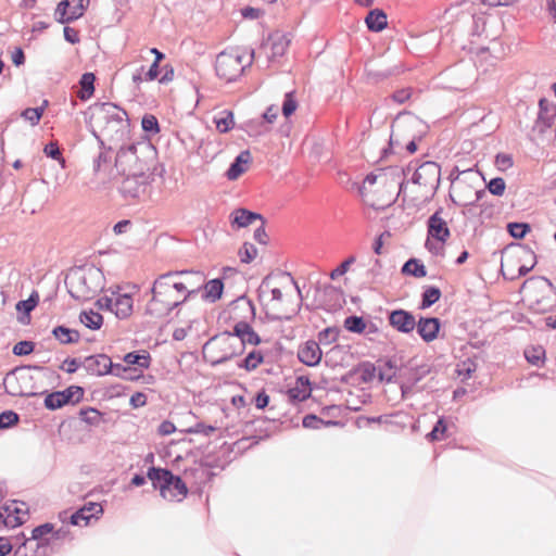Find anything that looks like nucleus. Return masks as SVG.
Masks as SVG:
<instances>
[{"instance_id": "nucleus-9", "label": "nucleus", "mask_w": 556, "mask_h": 556, "mask_svg": "<svg viewBox=\"0 0 556 556\" xmlns=\"http://www.w3.org/2000/svg\"><path fill=\"white\" fill-rule=\"evenodd\" d=\"M4 389L12 396H35L40 394V386L30 368H17L7 375Z\"/></svg>"}, {"instance_id": "nucleus-37", "label": "nucleus", "mask_w": 556, "mask_h": 556, "mask_svg": "<svg viewBox=\"0 0 556 556\" xmlns=\"http://www.w3.org/2000/svg\"><path fill=\"white\" fill-rule=\"evenodd\" d=\"M124 362L129 365H137L139 368H148L150 365V355L146 351L130 352L124 356Z\"/></svg>"}, {"instance_id": "nucleus-49", "label": "nucleus", "mask_w": 556, "mask_h": 556, "mask_svg": "<svg viewBox=\"0 0 556 556\" xmlns=\"http://www.w3.org/2000/svg\"><path fill=\"white\" fill-rule=\"evenodd\" d=\"M38 300H39L38 294L34 293L27 300L20 301L16 304V309L18 312H24V313L28 314L37 306Z\"/></svg>"}, {"instance_id": "nucleus-7", "label": "nucleus", "mask_w": 556, "mask_h": 556, "mask_svg": "<svg viewBox=\"0 0 556 556\" xmlns=\"http://www.w3.org/2000/svg\"><path fill=\"white\" fill-rule=\"evenodd\" d=\"M148 478L165 500L181 501L188 493L186 483L167 469L152 467L148 471Z\"/></svg>"}, {"instance_id": "nucleus-17", "label": "nucleus", "mask_w": 556, "mask_h": 556, "mask_svg": "<svg viewBox=\"0 0 556 556\" xmlns=\"http://www.w3.org/2000/svg\"><path fill=\"white\" fill-rule=\"evenodd\" d=\"M556 117V104L545 98L539 101L538 117L533 125V130L544 134L554 124Z\"/></svg>"}, {"instance_id": "nucleus-4", "label": "nucleus", "mask_w": 556, "mask_h": 556, "mask_svg": "<svg viewBox=\"0 0 556 556\" xmlns=\"http://www.w3.org/2000/svg\"><path fill=\"white\" fill-rule=\"evenodd\" d=\"M126 112L113 103H98L90 108L89 124L96 136L113 140L126 129Z\"/></svg>"}, {"instance_id": "nucleus-5", "label": "nucleus", "mask_w": 556, "mask_h": 556, "mask_svg": "<svg viewBox=\"0 0 556 556\" xmlns=\"http://www.w3.org/2000/svg\"><path fill=\"white\" fill-rule=\"evenodd\" d=\"M521 291L533 313L544 314L556 307V289L547 278L531 277L522 283Z\"/></svg>"}, {"instance_id": "nucleus-63", "label": "nucleus", "mask_w": 556, "mask_h": 556, "mask_svg": "<svg viewBox=\"0 0 556 556\" xmlns=\"http://www.w3.org/2000/svg\"><path fill=\"white\" fill-rule=\"evenodd\" d=\"M277 117H278V109L275 105H270L269 108H267V110L263 114V119L268 124L275 123Z\"/></svg>"}, {"instance_id": "nucleus-48", "label": "nucleus", "mask_w": 556, "mask_h": 556, "mask_svg": "<svg viewBox=\"0 0 556 556\" xmlns=\"http://www.w3.org/2000/svg\"><path fill=\"white\" fill-rule=\"evenodd\" d=\"M488 190L493 194L501 197L504 194L506 182L502 177L492 178L488 184Z\"/></svg>"}, {"instance_id": "nucleus-53", "label": "nucleus", "mask_w": 556, "mask_h": 556, "mask_svg": "<svg viewBox=\"0 0 556 556\" xmlns=\"http://www.w3.org/2000/svg\"><path fill=\"white\" fill-rule=\"evenodd\" d=\"M199 317H193L192 319L189 320V323L186 325V327H177L174 332H173V337L175 340H184L188 332H190L193 328V325L194 324H198L199 323Z\"/></svg>"}, {"instance_id": "nucleus-58", "label": "nucleus", "mask_w": 556, "mask_h": 556, "mask_svg": "<svg viewBox=\"0 0 556 556\" xmlns=\"http://www.w3.org/2000/svg\"><path fill=\"white\" fill-rule=\"evenodd\" d=\"M142 128L146 131L159 132V122L154 115H144L141 121Z\"/></svg>"}, {"instance_id": "nucleus-6", "label": "nucleus", "mask_w": 556, "mask_h": 556, "mask_svg": "<svg viewBox=\"0 0 556 556\" xmlns=\"http://www.w3.org/2000/svg\"><path fill=\"white\" fill-rule=\"evenodd\" d=\"M204 359L217 365L241 353V343L231 332H223L210 339L202 349Z\"/></svg>"}, {"instance_id": "nucleus-47", "label": "nucleus", "mask_w": 556, "mask_h": 556, "mask_svg": "<svg viewBox=\"0 0 556 556\" xmlns=\"http://www.w3.org/2000/svg\"><path fill=\"white\" fill-rule=\"evenodd\" d=\"M298 109V102L294 98L293 92H288L285 97L282 104V114L285 117H290Z\"/></svg>"}, {"instance_id": "nucleus-12", "label": "nucleus", "mask_w": 556, "mask_h": 556, "mask_svg": "<svg viewBox=\"0 0 556 556\" xmlns=\"http://www.w3.org/2000/svg\"><path fill=\"white\" fill-rule=\"evenodd\" d=\"M89 0H62L54 12L55 20L61 23L73 22L84 15Z\"/></svg>"}, {"instance_id": "nucleus-60", "label": "nucleus", "mask_w": 556, "mask_h": 556, "mask_svg": "<svg viewBox=\"0 0 556 556\" xmlns=\"http://www.w3.org/2000/svg\"><path fill=\"white\" fill-rule=\"evenodd\" d=\"M475 370L472 362H463L462 365L457 364V368L454 370L458 377L467 378Z\"/></svg>"}, {"instance_id": "nucleus-42", "label": "nucleus", "mask_w": 556, "mask_h": 556, "mask_svg": "<svg viewBox=\"0 0 556 556\" xmlns=\"http://www.w3.org/2000/svg\"><path fill=\"white\" fill-rule=\"evenodd\" d=\"M238 255L242 263L249 264L257 256V249L252 243L245 242L239 249Z\"/></svg>"}, {"instance_id": "nucleus-39", "label": "nucleus", "mask_w": 556, "mask_h": 556, "mask_svg": "<svg viewBox=\"0 0 556 556\" xmlns=\"http://www.w3.org/2000/svg\"><path fill=\"white\" fill-rule=\"evenodd\" d=\"M441 298V291L437 287H427L422 293L420 308L425 309L437 303Z\"/></svg>"}, {"instance_id": "nucleus-3", "label": "nucleus", "mask_w": 556, "mask_h": 556, "mask_svg": "<svg viewBox=\"0 0 556 556\" xmlns=\"http://www.w3.org/2000/svg\"><path fill=\"white\" fill-rule=\"evenodd\" d=\"M401 184L402 179L399 170L382 169L365 178L361 187V194L367 205L376 210H383L395 202Z\"/></svg>"}, {"instance_id": "nucleus-59", "label": "nucleus", "mask_w": 556, "mask_h": 556, "mask_svg": "<svg viewBox=\"0 0 556 556\" xmlns=\"http://www.w3.org/2000/svg\"><path fill=\"white\" fill-rule=\"evenodd\" d=\"M43 152L54 159V160H58V161H61L62 162V165L64 166V159L62 157L61 155V151H60V148L58 146L56 142H50L48 143L45 149H43Z\"/></svg>"}, {"instance_id": "nucleus-61", "label": "nucleus", "mask_w": 556, "mask_h": 556, "mask_svg": "<svg viewBox=\"0 0 556 556\" xmlns=\"http://www.w3.org/2000/svg\"><path fill=\"white\" fill-rule=\"evenodd\" d=\"M410 97H412L410 88H403V89L396 90L392 94L393 101L399 104L405 103L406 101H408L410 99Z\"/></svg>"}, {"instance_id": "nucleus-36", "label": "nucleus", "mask_w": 556, "mask_h": 556, "mask_svg": "<svg viewBox=\"0 0 556 556\" xmlns=\"http://www.w3.org/2000/svg\"><path fill=\"white\" fill-rule=\"evenodd\" d=\"M53 336L63 344L78 342L80 336L78 331L59 326L53 329Z\"/></svg>"}, {"instance_id": "nucleus-27", "label": "nucleus", "mask_w": 556, "mask_h": 556, "mask_svg": "<svg viewBox=\"0 0 556 556\" xmlns=\"http://www.w3.org/2000/svg\"><path fill=\"white\" fill-rule=\"evenodd\" d=\"M231 333L238 338L241 348L247 343L257 345L261 342L258 334L253 330L250 324H239V326L233 327V332Z\"/></svg>"}, {"instance_id": "nucleus-64", "label": "nucleus", "mask_w": 556, "mask_h": 556, "mask_svg": "<svg viewBox=\"0 0 556 556\" xmlns=\"http://www.w3.org/2000/svg\"><path fill=\"white\" fill-rule=\"evenodd\" d=\"M160 75V63L153 62L144 75L147 81L155 80Z\"/></svg>"}, {"instance_id": "nucleus-1", "label": "nucleus", "mask_w": 556, "mask_h": 556, "mask_svg": "<svg viewBox=\"0 0 556 556\" xmlns=\"http://www.w3.org/2000/svg\"><path fill=\"white\" fill-rule=\"evenodd\" d=\"M203 280V275L199 271H179L160 276L153 283L147 313L157 318L166 316L190 294L197 292L202 287Z\"/></svg>"}, {"instance_id": "nucleus-55", "label": "nucleus", "mask_w": 556, "mask_h": 556, "mask_svg": "<svg viewBox=\"0 0 556 556\" xmlns=\"http://www.w3.org/2000/svg\"><path fill=\"white\" fill-rule=\"evenodd\" d=\"M18 421V415L12 410L0 414V429L9 428Z\"/></svg>"}, {"instance_id": "nucleus-44", "label": "nucleus", "mask_w": 556, "mask_h": 556, "mask_svg": "<svg viewBox=\"0 0 556 556\" xmlns=\"http://www.w3.org/2000/svg\"><path fill=\"white\" fill-rule=\"evenodd\" d=\"M507 230L513 238L522 239L530 230V226L526 223H509Z\"/></svg>"}, {"instance_id": "nucleus-8", "label": "nucleus", "mask_w": 556, "mask_h": 556, "mask_svg": "<svg viewBox=\"0 0 556 556\" xmlns=\"http://www.w3.org/2000/svg\"><path fill=\"white\" fill-rule=\"evenodd\" d=\"M250 62L247 60V55L239 49H230L220 52L215 62V71L217 76L226 83L235 81L239 78L245 66Z\"/></svg>"}, {"instance_id": "nucleus-50", "label": "nucleus", "mask_w": 556, "mask_h": 556, "mask_svg": "<svg viewBox=\"0 0 556 556\" xmlns=\"http://www.w3.org/2000/svg\"><path fill=\"white\" fill-rule=\"evenodd\" d=\"M81 419L89 425H97L101 420V414L94 408H86L80 410Z\"/></svg>"}, {"instance_id": "nucleus-46", "label": "nucleus", "mask_w": 556, "mask_h": 556, "mask_svg": "<svg viewBox=\"0 0 556 556\" xmlns=\"http://www.w3.org/2000/svg\"><path fill=\"white\" fill-rule=\"evenodd\" d=\"M45 108H28L23 111L22 116L28 121L33 126L37 125L42 117Z\"/></svg>"}, {"instance_id": "nucleus-40", "label": "nucleus", "mask_w": 556, "mask_h": 556, "mask_svg": "<svg viewBox=\"0 0 556 556\" xmlns=\"http://www.w3.org/2000/svg\"><path fill=\"white\" fill-rule=\"evenodd\" d=\"M89 362L94 364L97 367L92 369L97 375H105L111 370V359L105 355H98L97 357L89 358Z\"/></svg>"}, {"instance_id": "nucleus-33", "label": "nucleus", "mask_w": 556, "mask_h": 556, "mask_svg": "<svg viewBox=\"0 0 556 556\" xmlns=\"http://www.w3.org/2000/svg\"><path fill=\"white\" fill-rule=\"evenodd\" d=\"M72 397L70 390L65 392H54L46 396L45 406L49 409H58L67 404Z\"/></svg>"}, {"instance_id": "nucleus-32", "label": "nucleus", "mask_w": 556, "mask_h": 556, "mask_svg": "<svg viewBox=\"0 0 556 556\" xmlns=\"http://www.w3.org/2000/svg\"><path fill=\"white\" fill-rule=\"evenodd\" d=\"M366 24L370 30L380 31L387 27V15L383 11L372 10L366 17Z\"/></svg>"}, {"instance_id": "nucleus-14", "label": "nucleus", "mask_w": 556, "mask_h": 556, "mask_svg": "<svg viewBox=\"0 0 556 556\" xmlns=\"http://www.w3.org/2000/svg\"><path fill=\"white\" fill-rule=\"evenodd\" d=\"M440 181V167L434 162L421 164L413 175V184L418 185L429 191L437 188Z\"/></svg>"}, {"instance_id": "nucleus-54", "label": "nucleus", "mask_w": 556, "mask_h": 556, "mask_svg": "<svg viewBox=\"0 0 556 556\" xmlns=\"http://www.w3.org/2000/svg\"><path fill=\"white\" fill-rule=\"evenodd\" d=\"M35 344L31 341H20L13 346V354L17 356L33 353Z\"/></svg>"}, {"instance_id": "nucleus-15", "label": "nucleus", "mask_w": 556, "mask_h": 556, "mask_svg": "<svg viewBox=\"0 0 556 556\" xmlns=\"http://www.w3.org/2000/svg\"><path fill=\"white\" fill-rule=\"evenodd\" d=\"M27 518L28 510L25 503L14 501L0 508V521L8 528L21 526Z\"/></svg>"}, {"instance_id": "nucleus-57", "label": "nucleus", "mask_w": 556, "mask_h": 556, "mask_svg": "<svg viewBox=\"0 0 556 556\" xmlns=\"http://www.w3.org/2000/svg\"><path fill=\"white\" fill-rule=\"evenodd\" d=\"M447 426L443 419H439L432 431L428 434L431 441L442 440L446 432Z\"/></svg>"}, {"instance_id": "nucleus-28", "label": "nucleus", "mask_w": 556, "mask_h": 556, "mask_svg": "<svg viewBox=\"0 0 556 556\" xmlns=\"http://www.w3.org/2000/svg\"><path fill=\"white\" fill-rule=\"evenodd\" d=\"M320 295L323 296V304L327 309L330 311L341 307L343 294L339 289L332 286H325Z\"/></svg>"}, {"instance_id": "nucleus-26", "label": "nucleus", "mask_w": 556, "mask_h": 556, "mask_svg": "<svg viewBox=\"0 0 556 556\" xmlns=\"http://www.w3.org/2000/svg\"><path fill=\"white\" fill-rule=\"evenodd\" d=\"M252 163V156L250 151H242L235 160V162L230 165L229 169L226 173V177L229 180H237L241 175H243L250 168Z\"/></svg>"}, {"instance_id": "nucleus-30", "label": "nucleus", "mask_w": 556, "mask_h": 556, "mask_svg": "<svg viewBox=\"0 0 556 556\" xmlns=\"http://www.w3.org/2000/svg\"><path fill=\"white\" fill-rule=\"evenodd\" d=\"M214 124L220 134L230 131L235 126V116L232 111L224 110L214 116Z\"/></svg>"}, {"instance_id": "nucleus-2", "label": "nucleus", "mask_w": 556, "mask_h": 556, "mask_svg": "<svg viewBox=\"0 0 556 556\" xmlns=\"http://www.w3.org/2000/svg\"><path fill=\"white\" fill-rule=\"evenodd\" d=\"M151 151L146 148L138 150L135 147H129L121 150L116 156V166L125 176L122 189L124 192L136 197L141 189L147 185L151 165L148 160H151Z\"/></svg>"}, {"instance_id": "nucleus-52", "label": "nucleus", "mask_w": 556, "mask_h": 556, "mask_svg": "<svg viewBox=\"0 0 556 556\" xmlns=\"http://www.w3.org/2000/svg\"><path fill=\"white\" fill-rule=\"evenodd\" d=\"M495 165L501 172L509 169L514 165L511 155L507 153H497L495 156Z\"/></svg>"}, {"instance_id": "nucleus-18", "label": "nucleus", "mask_w": 556, "mask_h": 556, "mask_svg": "<svg viewBox=\"0 0 556 556\" xmlns=\"http://www.w3.org/2000/svg\"><path fill=\"white\" fill-rule=\"evenodd\" d=\"M292 298L290 286L273 287L269 290V298L266 299V305L277 313H286Z\"/></svg>"}, {"instance_id": "nucleus-38", "label": "nucleus", "mask_w": 556, "mask_h": 556, "mask_svg": "<svg viewBox=\"0 0 556 556\" xmlns=\"http://www.w3.org/2000/svg\"><path fill=\"white\" fill-rule=\"evenodd\" d=\"M271 54L273 56H280L285 54L288 49L289 40L282 34H276L270 37Z\"/></svg>"}, {"instance_id": "nucleus-13", "label": "nucleus", "mask_w": 556, "mask_h": 556, "mask_svg": "<svg viewBox=\"0 0 556 556\" xmlns=\"http://www.w3.org/2000/svg\"><path fill=\"white\" fill-rule=\"evenodd\" d=\"M91 273H76L70 279V292L76 299L87 300L93 296L99 289V283L90 281Z\"/></svg>"}, {"instance_id": "nucleus-22", "label": "nucleus", "mask_w": 556, "mask_h": 556, "mask_svg": "<svg viewBox=\"0 0 556 556\" xmlns=\"http://www.w3.org/2000/svg\"><path fill=\"white\" fill-rule=\"evenodd\" d=\"M229 220L232 227L243 228L254 223L264 225L262 215L248 211L245 208H237L229 215Z\"/></svg>"}, {"instance_id": "nucleus-24", "label": "nucleus", "mask_w": 556, "mask_h": 556, "mask_svg": "<svg viewBox=\"0 0 556 556\" xmlns=\"http://www.w3.org/2000/svg\"><path fill=\"white\" fill-rule=\"evenodd\" d=\"M54 533V527L51 523H45L38 526L31 531V538L26 539L24 543L17 548V553H21L22 548H25L28 543L33 541L37 542V545H46L52 542L51 534Z\"/></svg>"}, {"instance_id": "nucleus-31", "label": "nucleus", "mask_w": 556, "mask_h": 556, "mask_svg": "<svg viewBox=\"0 0 556 556\" xmlns=\"http://www.w3.org/2000/svg\"><path fill=\"white\" fill-rule=\"evenodd\" d=\"M94 80H96V76H94L93 73H85L81 76V78L79 80L80 89L77 92V97L81 101H86V100L90 99L93 96V92H94Z\"/></svg>"}, {"instance_id": "nucleus-43", "label": "nucleus", "mask_w": 556, "mask_h": 556, "mask_svg": "<svg viewBox=\"0 0 556 556\" xmlns=\"http://www.w3.org/2000/svg\"><path fill=\"white\" fill-rule=\"evenodd\" d=\"M544 354H545V351L542 346H531V348H528L525 350L526 359L530 364L535 365V366H538L540 364Z\"/></svg>"}, {"instance_id": "nucleus-35", "label": "nucleus", "mask_w": 556, "mask_h": 556, "mask_svg": "<svg viewBox=\"0 0 556 556\" xmlns=\"http://www.w3.org/2000/svg\"><path fill=\"white\" fill-rule=\"evenodd\" d=\"M79 320L81 324H84L87 328L92 330H98L103 324V317L98 312H94L92 309L84 311L80 313Z\"/></svg>"}, {"instance_id": "nucleus-20", "label": "nucleus", "mask_w": 556, "mask_h": 556, "mask_svg": "<svg viewBox=\"0 0 556 556\" xmlns=\"http://www.w3.org/2000/svg\"><path fill=\"white\" fill-rule=\"evenodd\" d=\"M389 324L402 333H410L416 327L414 315L405 309H394L389 314Z\"/></svg>"}, {"instance_id": "nucleus-29", "label": "nucleus", "mask_w": 556, "mask_h": 556, "mask_svg": "<svg viewBox=\"0 0 556 556\" xmlns=\"http://www.w3.org/2000/svg\"><path fill=\"white\" fill-rule=\"evenodd\" d=\"M224 282L222 279H212L203 286V299L208 302H216L222 298Z\"/></svg>"}, {"instance_id": "nucleus-51", "label": "nucleus", "mask_w": 556, "mask_h": 556, "mask_svg": "<svg viewBox=\"0 0 556 556\" xmlns=\"http://www.w3.org/2000/svg\"><path fill=\"white\" fill-rule=\"evenodd\" d=\"M356 261L355 256H350L345 261H343L338 267H336L330 273V278L332 280L338 279L339 277L343 276L351 267V265Z\"/></svg>"}, {"instance_id": "nucleus-23", "label": "nucleus", "mask_w": 556, "mask_h": 556, "mask_svg": "<svg viewBox=\"0 0 556 556\" xmlns=\"http://www.w3.org/2000/svg\"><path fill=\"white\" fill-rule=\"evenodd\" d=\"M298 356L303 364L315 366L319 364L321 359V350L317 342L307 341L300 348Z\"/></svg>"}, {"instance_id": "nucleus-45", "label": "nucleus", "mask_w": 556, "mask_h": 556, "mask_svg": "<svg viewBox=\"0 0 556 556\" xmlns=\"http://www.w3.org/2000/svg\"><path fill=\"white\" fill-rule=\"evenodd\" d=\"M264 361L263 354L258 351H252L250 352L247 357L244 358V368L247 370H254L258 367Z\"/></svg>"}, {"instance_id": "nucleus-62", "label": "nucleus", "mask_w": 556, "mask_h": 556, "mask_svg": "<svg viewBox=\"0 0 556 556\" xmlns=\"http://www.w3.org/2000/svg\"><path fill=\"white\" fill-rule=\"evenodd\" d=\"M146 404H147V395L144 393L136 392L135 394L131 395L130 405L134 408L144 406Z\"/></svg>"}, {"instance_id": "nucleus-16", "label": "nucleus", "mask_w": 556, "mask_h": 556, "mask_svg": "<svg viewBox=\"0 0 556 556\" xmlns=\"http://www.w3.org/2000/svg\"><path fill=\"white\" fill-rule=\"evenodd\" d=\"M227 315L233 327H237L239 324H250L254 320L255 308L250 301L239 299L228 306Z\"/></svg>"}, {"instance_id": "nucleus-10", "label": "nucleus", "mask_w": 556, "mask_h": 556, "mask_svg": "<svg viewBox=\"0 0 556 556\" xmlns=\"http://www.w3.org/2000/svg\"><path fill=\"white\" fill-rule=\"evenodd\" d=\"M450 237L447 223L441 217V212H435L428 220V237L426 248L433 252H440Z\"/></svg>"}, {"instance_id": "nucleus-41", "label": "nucleus", "mask_w": 556, "mask_h": 556, "mask_svg": "<svg viewBox=\"0 0 556 556\" xmlns=\"http://www.w3.org/2000/svg\"><path fill=\"white\" fill-rule=\"evenodd\" d=\"M344 327L351 332L362 333L366 329V323L362 317L350 316L344 320Z\"/></svg>"}, {"instance_id": "nucleus-56", "label": "nucleus", "mask_w": 556, "mask_h": 556, "mask_svg": "<svg viewBox=\"0 0 556 556\" xmlns=\"http://www.w3.org/2000/svg\"><path fill=\"white\" fill-rule=\"evenodd\" d=\"M321 425H337V422L332 421H324L315 415H307L303 418V427L318 429Z\"/></svg>"}, {"instance_id": "nucleus-11", "label": "nucleus", "mask_w": 556, "mask_h": 556, "mask_svg": "<svg viewBox=\"0 0 556 556\" xmlns=\"http://www.w3.org/2000/svg\"><path fill=\"white\" fill-rule=\"evenodd\" d=\"M101 308L105 307L117 318H128L134 312V299L128 293L112 292L98 301Z\"/></svg>"}, {"instance_id": "nucleus-21", "label": "nucleus", "mask_w": 556, "mask_h": 556, "mask_svg": "<svg viewBox=\"0 0 556 556\" xmlns=\"http://www.w3.org/2000/svg\"><path fill=\"white\" fill-rule=\"evenodd\" d=\"M440 320L435 317H420L418 320H416V329L420 338L427 342L430 343L434 341L440 331Z\"/></svg>"}, {"instance_id": "nucleus-19", "label": "nucleus", "mask_w": 556, "mask_h": 556, "mask_svg": "<svg viewBox=\"0 0 556 556\" xmlns=\"http://www.w3.org/2000/svg\"><path fill=\"white\" fill-rule=\"evenodd\" d=\"M103 514L101 504L89 502L71 516V523L78 527H86L92 519L98 520Z\"/></svg>"}, {"instance_id": "nucleus-25", "label": "nucleus", "mask_w": 556, "mask_h": 556, "mask_svg": "<svg viewBox=\"0 0 556 556\" xmlns=\"http://www.w3.org/2000/svg\"><path fill=\"white\" fill-rule=\"evenodd\" d=\"M312 394V387L307 377H298L294 384L288 390V396L292 402H303Z\"/></svg>"}, {"instance_id": "nucleus-34", "label": "nucleus", "mask_w": 556, "mask_h": 556, "mask_svg": "<svg viewBox=\"0 0 556 556\" xmlns=\"http://www.w3.org/2000/svg\"><path fill=\"white\" fill-rule=\"evenodd\" d=\"M402 274L406 276H414L422 278L427 275L425 265L417 258L408 260L402 267Z\"/></svg>"}]
</instances>
